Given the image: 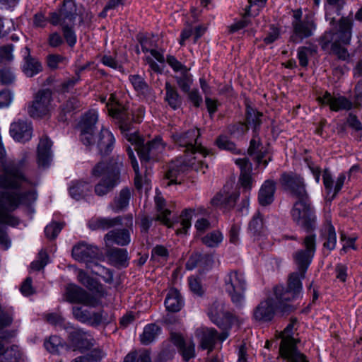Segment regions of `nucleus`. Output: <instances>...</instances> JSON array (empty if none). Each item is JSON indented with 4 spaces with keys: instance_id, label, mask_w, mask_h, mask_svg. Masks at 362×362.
<instances>
[{
    "instance_id": "7c9ffc66",
    "label": "nucleus",
    "mask_w": 362,
    "mask_h": 362,
    "mask_svg": "<svg viewBox=\"0 0 362 362\" xmlns=\"http://www.w3.org/2000/svg\"><path fill=\"white\" fill-rule=\"evenodd\" d=\"M240 192L238 190L229 193L226 192V187L218 193L211 201V204L216 206H223L225 209H232L235 205L239 198Z\"/></svg>"
},
{
    "instance_id": "f8f14e48",
    "label": "nucleus",
    "mask_w": 362,
    "mask_h": 362,
    "mask_svg": "<svg viewBox=\"0 0 362 362\" xmlns=\"http://www.w3.org/2000/svg\"><path fill=\"white\" fill-rule=\"evenodd\" d=\"M63 298L69 303L82 304L90 308H95L100 304L98 298L74 284L66 286Z\"/></svg>"
},
{
    "instance_id": "b1692460",
    "label": "nucleus",
    "mask_w": 362,
    "mask_h": 362,
    "mask_svg": "<svg viewBox=\"0 0 362 362\" xmlns=\"http://www.w3.org/2000/svg\"><path fill=\"white\" fill-rule=\"evenodd\" d=\"M170 338L185 361L195 357V344L192 340L185 341L180 334L175 332L171 333Z\"/></svg>"
},
{
    "instance_id": "c9c22d12",
    "label": "nucleus",
    "mask_w": 362,
    "mask_h": 362,
    "mask_svg": "<svg viewBox=\"0 0 362 362\" xmlns=\"http://www.w3.org/2000/svg\"><path fill=\"white\" fill-rule=\"evenodd\" d=\"M52 142L47 136H42L37 146V161L40 166L46 167L51 160Z\"/></svg>"
},
{
    "instance_id": "2f4dec72",
    "label": "nucleus",
    "mask_w": 362,
    "mask_h": 362,
    "mask_svg": "<svg viewBox=\"0 0 362 362\" xmlns=\"http://www.w3.org/2000/svg\"><path fill=\"white\" fill-rule=\"evenodd\" d=\"M123 220L124 216H118L115 218H93L88 221V226L92 230H105L117 226H122Z\"/></svg>"
},
{
    "instance_id": "6e6552de",
    "label": "nucleus",
    "mask_w": 362,
    "mask_h": 362,
    "mask_svg": "<svg viewBox=\"0 0 362 362\" xmlns=\"http://www.w3.org/2000/svg\"><path fill=\"white\" fill-rule=\"evenodd\" d=\"M296 317H291L290 323L280 334L281 338L279 352L281 357L287 362H309L306 356L296 347L297 341L293 337L294 325L297 323Z\"/></svg>"
},
{
    "instance_id": "603ef678",
    "label": "nucleus",
    "mask_w": 362,
    "mask_h": 362,
    "mask_svg": "<svg viewBox=\"0 0 362 362\" xmlns=\"http://www.w3.org/2000/svg\"><path fill=\"white\" fill-rule=\"evenodd\" d=\"M44 346L49 353L57 354L59 349L63 347V341L57 335L51 336L45 341Z\"/></svg>"
},
{
    "instance_id": "6ab92c4d",
    "label": "nucleus",
    "mask_w": 362,
    "mask_h": 362,
    "mask_svg": "<svg viewBox=\"0 0 362 362\" xmlns=\"http://www.w3.org/2000/svg\"><path fill=\"white\" fill-rule=\"evenodd\" d=\"M98 114L95 110H88L81 117L78 128L80 129V140L83 145L90 144L93 135L96 129L95 124L98 122Z\"/></svg>"
},
{
    "instance_id": "9d476101",
    "label": "nucleus",
    "mask_w": 362,
    "mask_h": 362,
    "mask_svg": "<svg viewBox=\"0 0 362 362\" xmlns=\"http://www.w3.org/2000/svg\"><path fill=\"white\" fill-rule=\"evenodd\" d=\"M127 139L134 145L141 163L158 160L165 148L162 139L158 137L146 144L142 138L134 134H131Z\"/></svg>"
},
{
    "instance_id": "6e6d98bb",
    "label": "nucleus",
    "mask_w": 362,
    "mask_h": 362,
    "mask_svg": "<svg viewBox=\"0 0 362 362\" xmlns=\"http://www.w3.org/2000/svg\"><path fill=\"white\" fill-rule=\"evenodd\" d=\"M67 62V58L61 54H52L47 56V66L52 70L59 69L60 64L66 65Z\"/></svg>"
},
{
    "instance_id": "20e7f679",
    "label": "nucleus",
    "mask_w": 362,
    "mask_h": 362,
    "mask_svg": "<svg viewBox=\"0 0 362 362\" xmlns=\"http://www.w3.org/2000/svg\"><path fill=\"white\" fill-rule=\"evenodd\" d=\"M122 159L119 156L112 157L108 162L101 160L96 163L91 170V175L98 178L104 177L95 186L94 192L96 195L103 197L119 184L120 179V168L122 166Z\"/></svg>"
},
{
    "instance_id": "cd10ccee",
    "label": "nucleus",
    "mask_w": 362,
    "mask_h": 362,
    "mask_svg": "<svg viewBox=\"0 0 362 362\" xmlns=\"http://www.w3.org/2000/svg\"><path fill=\"white\" fill-rule=\"evenodd\" d=\"M235 164L240 167V174L239 182L245 190H250L252 187L253 178L252 177V163L249 158H238L235 161Z\"/></svg>"
},
{
    "instance_id": "0eeeda50",
    "label": "nucleus",
    "mask_w": 362,
    "mask_h": 362,
    "mask_svg": "<svg viewBox=\"0 0 362 362\" xmlns=\"http://www.w3.org/2000/svg\"><path fill=\"white\" fill-rule=\"evenodd\" d=\"M194 156L189 158L188 154L185 157H181L176 161L173 162L167 172L165 173V179L168 180L166 185L170 186L172 184H180L182 175L189 169H192L195 171L202 170L204 173V169L208 168L202 160Z\"/></svg>"
},
{
    "instance_id": "72a5a7b5",
    "label": "nucleus",
    "mask_w": 362,
    "mask_h": 362,
    "mask_svg": "<svg viewBox=\"0 0 362 362\" xmlns=\"http://www.w3.org/2000/svg\"><path fill=\"white\" fill-rule=\"evenodd\" d=\"M165 91L164 101L173 110L180 109L182 105L183 99L177 88L167 81L165 83Z\"/></svg>"
},
{
    "instance_id": "864d4df0",
    "label": "nucleus",
    "mask_w": 362,
    "mask_h": 362,
    "mask_svg": "<svg viewBox=\"0 0 362 362\" xmlns=\"http://www.w3.org/2000/svg\"><path fill=\"white\" fill-rule=\"evenodd\" d=\"M202 243L208 247H214L218 245L223 240L222 233L218 230H214L206 234L202 238Z\"/></svg>"
},
{
    "instance_id": "052dcab7",
    "label": "nucleus",
    "mask_w": 362,
    "mask_h": 362,
    "mask_svg": "<svg viewBox=\"0 0 362 362\" xmlns=\"http://www.w3.org/2000/svg\"><path fill=\"white\" fill-rule=\"evenodd\" d=\"M48 255L44 250H40L38 253L37 259L33 261L30 264V268L35 271L42 269L48 263Z\"/></svg>"
},
{
    "instance_id": "a19ab883",
    "label": "nucleus",
    "mask_w": 362,
    "mask_h": 362,
    "mask_svg": "<svg viewBox=\"0 0 362 362\" xmlns=\"http://www.w3.org/2000/svg\"><path fill=\"white\" fill-rule=\"evenodd\" d=\"M248 230L250 235L254 237L255 239L263 235L264 232L263 216L259 212L255 214L250 221Z\"/></svg>"
},
{
    "instance_id": "de8ad7c7",
    "label": "nucleus",
    "mask_w": 362,
    "mask_h": 362,
    "mask_svg": "<svg viewBox=\"0 0 362 362\" xmlns=\"http://www.w3.org/2000/svg\"><path fill=\"white\" fill-rule=\"evenodd\" d=\"M261 117H262V113L257 112L252 108H248L247 110L245 124L248 127L249 126L253 127L254 134H258L257 129L259 128L262 124Z\"/></svg>"
},
{
    "instance_id": "a878e982",
    "label": "nucleus",
    "mask_w": 362,
    "mask_h": 362,
    "mask_svg": "<svg viewBox=\"0 0 362 362\" xmlns=\"http://www.w3.org/2000/svg\"><path fill=\"white\" fill-rule=\"evenodd\" d=\"M83 103L77 97H71L64 101L59 107L57 119L60 122L65 123L69 119V116H72L82 108Z\"/></svg>"
},
{
    "instance_id": "37998d69",
    "label": "nucleus",
    "mask_w": 362,
    "mask_h": 362,
    "mask_svg": "<svg viewBox=\"0 0 362 362\" xmlns=\"http://www.w3.org/2000/svg\"><path fill=\"white\" fill-rule=\"evenodd\" d=\"M109 259L117 265L126 267L128 261V253L126 249L114 247L107 253Z\"/></svg>"
},
{
    "instance_id": "f704fd0d",
    "label": "nucleus",
    "mask_w": 362,
    "mask_h": 362,
    "mask_svg": "<svg viewBox=\"0 0 362 362\" xmlns=\"http://www.w3.org/2000/svg\"><path fill=\"white\" fill-rule=\"evenodd\" d=\"M129 78L136 92L144 95L147 100L153 101L155 100L154 91L141 76L137 74L130 75Z\"/></svg>"
},
{
    "instance_id": "c03bdc74",
    "label": "nucleus",
    "mask_w": 362,
    "mask_h": 362,
    "mask_svg": "<svg viewBox=\"0 0 362 362\" xmlns=\"http://www.w3.org/2000/svg\"><path fill=\"white\" fill-rule=\"evenodd\" d=\"M60 11L63 23H65L66 20L74 21L77 16L76 5L74 0H64Z\"/></svg>"
},
{
    "instance_id": "3c124183",
    "label": "nucleus",
    "mask_w": 362,
    "mask_h": 362,
    "mask_svg": "<svg viewBox=\"0 0 362 362\" xmlns=\"http://www.w3.org/2000/svg\"><path fill=\"white\" fill-rule=\"evenodd\" d=\"M317 52L315 47L302 46L298 49V59L299 64L303 67H306L308 64V56L313 55Z\"/></svg>"
},
{
    "instance_id": "a18cd8bd",
    "label": "nucleus",
    "mask_w": 362,
    "mask_h": 362,
    "mask_svg": "<svg viewBox=\"0 0 362 362\" xmlns=\"http://www.w3.org/2000/svg\"><path fill=\"white\" fill-rule=\"evenodd\" d=\"M21 354L18 346H11L4 350V346L0 343V362H18Z\"/></svg>"
},
{
    "instance_id": "49530a36",
    "label": "nucleus",
    "mask_w": 362,
    "mask_h": 362,
    "mask_svg": "<svg viewBox=\"0 0 362 362\" xmlns=\"http://www.w3.org/2000/svg\"><path fill=\"white\" fill-rule=\"evenodd\" d=\"M159 331V327L155 324H149L146 325L140 337L141 344L144 345L151 344L156 339Z\"/></svg>"
},
{
    "instance_id": "9b49d317",
    "label": "nucleus",
    "mask_w": 362,
    "mask_h": 362,
    "mask_svg": "<svg viewBox=\"0 0 362 362\" xmlns=\"http://www.w3.org/2000/svg\"><path fill=\"white\" fill-rule=\"evenodd\" d=\"M155 202L157 211L158 212L155 220L161 221L168 227L175 228L177 235L185 234L191 226V219L194 210L192 209H185L180 215V223H171L169 216L171 212L165 209V202L162 197H156Z\"/></svg>"
},
{
    "instance_id": "a211bd4d",
    "label": "nucleus",
    "mask_w": 362,
    "mask_h": 362,
    "mask_svg": "<svg viewBox=\"0 0 362 362\" xmlns=\"http://www.w3.org/2000/svg\"><path fill=\"white\" fill-rule=\"evenodd\" d=\"M71 255L73 258L78 262L91 263L93 260H99L103 258V252L100 249L94 245L85 242L79 243L73 247Z\"/></svg>"
},
{
    "instance_id": "f3484780",
    "label": "nucleus",
    "mask_w": 362,
    "mask_h": 362,
    "mask_svg": "<svg viewBox=\"0 0 362 362\" xmlns=\"http://www.w3.org/2000/svg\"><path fill=\"white\" fill-rule=\"evenodd\" d=\"M126 221L125 228L122 229H115L110 230L104 236L106 244L115 243L120 246H126L131 241L130 231L133 227V216L132 214H127L124 216Z\"/></svg>"
},
{
    "instance_id": "4be33fe9",
    "label": "nucleus",
    "mask_w": 362,
    "mask_h": 362,
    "mask_svg": "<svg viewBox=\"0 0 362 362\" xmlns=\"http://www.w3.org/2000/svg\"><path fill=\"white\" fill-rule=\"evenodd\" d=\"M21 52L23 57L22 72L27 77H33L42 71L43 69L41 62L30 54V49L28 46H25Z\"/></svg>"
},
{
    "instance_id": "4d7b16f0",
    "label": "nucleus",
    "mask_w": 362,
    "mask_h": 362,
    "mask_svg": "<svg viewBox=\"0 0 362 362\" xmlns=\"http://www.w3.org/2000/svg\"><path fill=\"white\" fill-rule=\"evenodd\" d=\"M16 75L11 67L0 69V83L3 86H10L14 83Z\"/></svg>"
},
{
    "instance_id": "bb28decb",
    "label": "nucleus",
    "mask_w": 362,
    "mask_h": 362,
    "mask_svg": "<svg viewBox=\"0 0 362 362\" xmlns=\"http://www.w3.org/2000/svg\"><path fill=\"white\" fill-rule=\"evenodd\" d=\"M33 128L30 123L23 120H18L11 124V136L16 141L25 142L31 139Z\"/></svg>"
},
{
    "instance_id": "09e8293b",
    "label": "nucleus",
    "mask_w": 362,
    "mask_h": 362,
    "mask_svg": "<svg viewBox=\"0 0 362 362\" xmlns=\"http://www.w3.org/2000/svg\"><path fill=\"white\" fill-rule=\"evenodd\" d=\"M189 69L180 72L179 76H175L177 84L178 85L180 90L187 93L190 90V87L192 84L193 79L192 76L189 73Z\"/></svg>"
},
{
    "instance_id": "f03ea898",
    "label": "nucleus",
    "mask_w": 362,
    "mask_h": 362,
    "mask_svg": "<svg viewBox=\"0 0 362 362\" xmlns=\"http://www.w3.org/2000/svg\"><path fill=\"white\" fill-rule=\"evenodd\" d=\"M326 21L331 28L318 39L319 45L324 51H332L341 60H346L349 54L344 46L350 44L352 37L354 21L350 16H342L336 21L334 17L326 13Z\"/></svg>"
},
{
    "instance_id": "338daca9",
    "label": "nucleus",
    "mask_w": 362,
    "mask_h": 362,
    "mask_svg": "<svg viewBox=\"0 0 362 362\" xmlns=\"http://www.w3.org/2000/svg\"><path fill=\"white\" fill-rule=\"evenodd\" d=\"M348 125L352 128L354 131H356L358 134L356 135V139L358 140H361L362 137L361 133H359L362 131V124L357 118L355 115L350 113L346 121Z\"/></svg>"
},
{
    "instance_id": "58836bf2",
    "label": "nucleus",
    "mask_w": 362,
    "mask_h": 362,
    "mask_svg": "<svg viewBox=\"0 0 362 362\" xmlns=\"http://www.w3.org/2000/svg\"><path fill=\"white\" fill-rule=\"evenodd\" d=\"M90 190V183L83 180L74 181L69 187L70 195L76 200L84 198Z\"/></svg>"
},
{
    "instance_id": "e433bc0d",
    "label": "nucleus",
    "mask_w": 362,
    "mask_h": 362,
    "mask_svg": "<svg viewBox=\"0 0 362 362\" xmlns=\"http://www.w3.org/2000/svg\"><path fill=\"white\" fill-rule=\"evenodd\" d=\"M184 305V301L180 291L176 288H171L168 292L165 299V306L169 312H179Z\"/></svg>"
},
{
    "instance_id": "5fc2aeb1",
    "label": "nucleus",
    "mask_w": 362,
    "mask_h": 362,
    "mask_svg": "<svg viewBox=\"0 0 362 362\" xmlns=\"http://www.w3.org/2000/svg\"><path fill=\"white\" fill-rule=\"evenodd\" d=\"M216 144L219 148L229 151L234 154H240L241 153L240 150L236 147V145L233 141L228 140L226 136H218Z\"/></svg>"
},
{
    "instance_id": "8fccbe9b",
    "label": "nucleus",
    "mask_w": 362,
    "mask_h": 362,
    "mask_svg": "<svg viewBox=\"0 0 362 362\" xmlns=\"http://www.w3.org/2000/svg\"><path fill=\"white\" fill-rule=\"evenodd\" d=\"M127 155L129 156V160H131L132 166L135 173V178H134V185L137 189H140L142 187L141 184V176L139 174V168L137 160L136 159L135 155L134 153L133 149L128 146L127 148Z\"/></svg>"
},
{
    "instance_id": "5701e85b",
    "label": "nucleus",
    "mask_w": 362,
    "mask_h": 362,
    "mask_svg": "<svg viewBox=\"0 0 362 362\" xmlns=\"http://www.w3.org/2000/svg\"><path fill=\"white\" fill-rule=\"evenodd\" d=\"M247 154L257 163V165L262 163L264 166L266 167L269 162L272 160L271 157H269L268 160H263L267 154V151L264 148L261 139L259 137L258 134H254L252 139L250 140Z\"/></svg>"
},
{
    "instance_id": "393cba45",
    "label": "nucleus",
    "mask_w": 362,
    "mask_h": 362,
    "mask_svg": "<svg viewBox=\"0 0 362 362\" xmlns=\"http://www.w3.org/2000/svg\"><path fill=\"white\" fill-rule=\"evenodd\" d=\"M68 339L78 349H89L93 344L90 334L80 328H74L71 331Z\"/></svg>"
},
{
    "instance_id": "79ce46f5",
    "label": "nucleus",
    "mask_w": 362,
    "mask_h": 362,
    "mask_svg": "<svg viewBox=\"0 0 362 362\" xmlns=\"http://www.w3.org/2000/svg\"><path fill=\"white\" fill-rule=\"evenodd\" d=\"M95 261L93 260L91 263H88L87 268L90 269L93 274L102 277L106 283H112L113 281L112 272Z\"/></svg>"
},
{
    "instance_id": "1a4fd4ad",
    "label": "nucleus",
    "mask_w": 362,
    "mask_h": 362,
    "mask_svg": "<svg viewBox=\"0 0 362 362\" xmlns=\"http://www.w3.org/2000/svg\"><path fill=\"white\" fill-rule=\"evenodd\" d=\"M224 286L232 303L238 309H241L244 305L247 288L244 273L239 270L230 271L225 276Z\"/></svg>"
},
{
    "instance_id": "680f3d73",
    "label": "nucleus",
    "mask_w": 362,
    "mask_h": 362,
    "mask_svg": "<svg viewBox=\"0 0 362 362\" xmlns=\"http://www.w3.org/2000/svg\"><path fill=\"white\" fill-rule=\"evenodd\" d=\"M63 228V224L58 222H52L45 228V233L48 239L53 240Z\"/></svg>"
},
{
    "instance_id": "f257e3e1",
    "label": "nucleus",
    "mask_w": 362,
    "mask_h": 362,
    "mask_svg": "<svg viewBox=\"0 0 362 362\" xmlns=\"http://www.w3.org/2000/svg\"><path fill=\"white\" fill-rule=\"evenodd\" d=\"M279 182L284 190L296 199L291 210L292 219L307 233H311L316 228V216L303 178L295 173H284Z\"/></svg>"
},
{
    "instance_id": "4468645a",
    "label": "nucleus",
    "mask_w": 362,
    "mask_h": 362,
    "mask_svg": "<svg viewBox=\"0 0 362 362\" xmlns=\"http://www.w3.org/2000/svg\"><path fill=\"white\" fill-rule=\"evenodd\" d=\"M52 93L49 89L40 90L35 95L28 112L33 118H41L49 114Z\"/></svg>"
},
{
    "instance_id": "13d9d810",
    "label": "nucleus",
    "mask_w": 362,
    "mask_h": 362,
    "mask_svg": "<svg viewBox=\"0 0 362 362\" xmlns=\"http://www.w3.org/2000/svg\"><path fill=\"white\" fill-rule=\"evenodd\" d=\"M14 46L8 44L0 47V64L11 62L13 60Z\"/></svg>"
},
{
    "instance_id": "ea45409f",
    "label": "nucleus",
    "mask_w": 362,
    "mask_h": 362,
    "mask_svg": "<svg viewBox=\"0 0 362 362\" xmlns=\"http://www.w3.org/2000/svg\"><path fill=\"white\" fill-rule=\"evenodd\" d=\"M78 281L88 290L102 295L103 286L93 278L88 276L85 272L80 270L77 276Z\"/></svg>"
},
{
    "instance_id": "412c9836",
    "label": "nucleus",
    "mask_w": 362,
    "mask_h": 362,
    "mask_svg": "<svg viewBox=\"0 0 362 362\" xmlns=\"http://www.w3.org/2000/svg\"><path fill=\"white\" fill-rule=\"evenodd\" d=\"M72 314L78 321L88 324L93 327L100 325L103 321V310L91 312L82 307L74 306L72 308Z\"/></svg>"
},
{
    "instance_id": "c85d7f7f",
    "label": "nucleus",
    "mask_w": 362,
    "mask_h": 362,
    "mask_svg": "<svg viewBox=\"0 0 362 362\" xmlns=\"http://www.w3.org/2000/svg\"><path fill=\"white\" fill-rule=\"evenodd\" d=\"M196 336L200 339L202 349L211 351L217 341L218 332L214 328L201 327L196 330Z\"/></svg>"
},
{
    "instance_id": "ddd939ff",
    "label": "nucleus",
    "mask_w": 362,
    "mask_h": 362,
    "mask_svg": "<svg viewBox=\"0 0 362 362\" xmlns=\"http://www.w3.org/2000/svg\"><path fill=\"white\" fill-rule=\"evenodd\" d=\"M208 315L211 322L221 329H231L235 316L225 309V304L214 301L209 308Z\"/></svg>"
},
{
    "instance_id": "aec40b11",
    "label": "nucleus",
    "mask_w": 362,
    "mask_h": 362,
    "mask_svg": "<svg viewBox=\"0 0 362 362\" xmlns=\"http://www.w3.org/2000/svg\"><path fill=\"white\" fill-rule=\"evenodd\" d=\"M293 33L290 37V41L298 43L313 35L316 29V24L313 20L305 18L303 20L292 22Z\"/></svg>"
},
{
    "instance_id": "c756f323",
    "label": "nucleus",
    "mask_w": 362,
    "mask_h": 362,
    "mask_svg": "<svg viewBox=\"0 0 362 362\" xmlns=\"http://www.w3.org/2000/svg\"><path fill=\"white\" fill-rule=\"evenodd\" d=\"M318 100L323 105H328L333 111L340 110H351L352 103L344 96L333 97L328 92H326L322 97L318 98Z\"/></svg>"
},
{
    "instance_id": "473e14b6",
    "label": "nucleus",
    "mask_w": 362,
    "mask_h": 362,
    "mask_svg": "<svg viewBox=\"0 0 362 362\" xmlns=\"http://www.w3.org/2000/svg\"><path fill=\"white\" fill-rule=\"evenodd\" d=\"M276 182L267 180L262 185L258 193V202L262 206L270 205L274 200Z\"/></svg>"
},
{
    "instance_id": "2eb2a0df",
    "label": "nucleus",
    "mask_w": 362,
    "mask_h": 362,
    "mask_svg": "<svg viewBox=\"0 0 362 362\" xmlns=\"http://www.w3.org/2000/svg\"><path fill=\"white\" fill-rule=\"evenodd\" d=\"M109 115L117 120L122 132H129L134 123L141 122L139 115H135L132 110L122 104H116L109 107Z\"/></svg>"
},
{
    "instance_id": "bf43d9fd",
    "label": "nucleus",
    "mask_w": 362,
    "mask_h": 362,
    "mask_svg": "<svg viewBox=\"0 0 362 362\" xmlns=\"http://www.w3.org/2000/svg\"><path fill=\"white\" fill-rule=\"evenodd\" d=\"M249 127L245 123L243 122H237L235 124H232L228 125V133L236 137H239L243 136L245 133L247 132Z\"/></svg>"
},
{
    "instance_id": "4c0bfd02",
    "label": "nucleus",
    "mask_w": 362,
    "mask_h": 362,
    "mask_svg": "<svg viewBox=\"0 0 362 362\" xmlns=\"http://www.w3.org/2000/svg\"><path fill=\"white\" fill-rule=\"evenodd\" d=\"M132 194L129 188L125 187L120 190L118 195L115 196L112 202L110 204L112 210L118 213L126 209L129 205Z\"/></svg>"
},
{
    "instance_id": "7ed1b4c3",
    "label": "nucleus",
    "mask_w": 362,
    "mask_h": 362,
    "mask_svg": "<svg viewBox=\"0 0 362 362\" xmlns=\"http://www.w3.org/2000/svg\"><path fill=\"white\" fill-rule=\"evenodd\" d=\"M284 287L283 285H277L274 287L273 292L274 298L268 297L259 302L254 308L252 312V319L259 323H266L271 322L276 310L284 314H288L293 312L296 308L288 303L299 298L298 296H288L287 299L284 295H278L276 288Z\"/></svg>"
},
{
    "instance_id": "774afa93",
    "label": "nucleus",
    "mask_w": 362,
    "mask_h": 362,
    "mask_svg": "<svg viewBox=\"0 0 362 362\" xmlns=\"http://www.w3.org/2000/svg\"><path fill=\"white\" fill-rule=\"evenodd\" d=\"M12 93L9 90H0V108L8 107L12 101Z\"/></svg>"
},
{
    "instance_id": "423d86ee",
    "label": "nucleus",
    "mask_w": 362,
    "mask_h": 362,
    "mask_svg": "<svg viewBox=\"0 0 362 362\" xmlns=\"http://www.w3.org/2000/svg\"><path fill=\"white\" fill-rule=\"evenodd\" d=\"M199 136V130L194 128L183 132H175L172 134L171 138L177 146L183 148L182 157L186 156L187 154L189 158L197 156V161L199 158L203 160L208 154L207 150L197 141Z\"/></svg>"
},
{
    "instance_id": "dca6fc26",
    "label": "nucleus",
    "mask_w": 362,
    "mask_h": 362,
    "mask_svg": "<svg viewBox=\"0 0 362 362\" xmlns=\"http://www.w3.org/2000/svg\"><path fill=\"white\" fill-rule=\"evenodd\" d=\"M115 141L113 134L108 129L103 128L98 134L93 135L90 144L85 146L89 150L95 147L98 153L104 157L112 151Z\"/></svg>"
},
{
    "instance_id": "39448f33",
    "label": "nucleus",
    "mask_w": 362,
    "mask_h": 362,
    "mask_svg": "<svg viewBox=\"0 0 362 362\" xmlns=\"http://www.w3.org/2000/svg\"><path fill=\"white\" fill-rule=\"evenodd\" d=\"M313 257L314 255L302 250H298L293 254V259L298 270L290 274L286 287L276 288L278 295H284L287 299L290 296H300L302 291L301 280L305 279V273L312 262Z\"/></svg>"
},
{
    "instance_id": "69168bd1",
    "label": "nucleus",
    "mask_w": 362,
    "mask_h": 362,
    "mask_svg": "<svg viewBox=\"0 0 362 362\" xmlns=\"http://www.w3.org/2000/svg\"><path fill=\"white\" fill-rule=\"evenodd\" d=\"M62 32L66 42L70 47H74L76 42V35L72 27L63 23Z\"/></svg>"
},
{
    "instance_id": "0e129e2a",
    "label": "nucleus",
    "mask_w": 362,
    "mask_h": 362,
    "mask_svg": "<svg viewBox=\"0 0 362 362\" xmlns=\"http://www.w3.org/2000/svg\"><path fill=\"white\" fill-rule=\"evenodd\" d=\"M303 245L305 248L301 249L302 250L315 255L316 251V235L315 234H309L306 235L303 238Z\"/></svg>"
},
{
    "instance_id": "e2e57ef3",
    "label": "nucleus",
    "mask_w": 362,
    "mask_h": 362,
    "mask_svg": "<svg viewBox=\"0 0 362 362\" xmlns=\"http://www.w3.org/2000/svg\"><path fill=\"white\" fill-rule=\"evenodd\" d=\"M336 243L337 237L335 229L332 224H329L327 227L326 241L324 243L323 246L329 250H332L335 248Z\"/></svg>"
}]
</instances>
